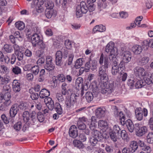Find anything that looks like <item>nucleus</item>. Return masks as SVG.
I'll return each mask as SVG.
<instances>
[{
	"label": "nucleus",
	"instance_id": "nucleus-1",
	"mask_svg": "<svg viewBox=\"0 0 153 153\" xmlns=\"http://www.w3.org/2000/svg\"><path fill=\"white\" fill-rule=\"evenodd\" d=\"M105 52L109 54V59L112 62L111 73L114 75H116L119 72V69H124L123 67H120L118 65V60L117 56L118 53L117 48L114 47V43L110 42L106 47Z\"/></svg>",
	"mask_w": 153,
	"mask_h": 153
},
{
	"label": "nucleus",
	"instance_id": "nucleus-2",
	"mask_svg": "<svg viewBox=\"0 0 153 153\" xmlns=\"http://www.w3.org/2000/svg\"><path fill=\"white\" fill-rule=\"evenodd\" d=\"M104 65L100 67L98 71V76L100 77L99 83L108 81V76L107 73L110 64L107 56L104 57Z\"/></svg>",
	"mask_w": 153,
	"mask_h": 153
},
{
	"label": "nucleus",
	"instance_id": "nucleus-3",
	"mask_svg": "<svg viewBox=\"0 0 153 153\" xmlns=\"http://www.w3.org/2000/svg\"><path fill=\"white\" fill-rule=\"evenodd\" d=\"M107 82L99 83V85L100 89L101 92L102 94H110L115 89L114 83L113 82H111L107 85Z\"/></svg>",
	"mask_w": 153,
	"mask_h": 153
},
{
	"label": "nucleus",
	"instance_id": "nucleus-4",
	"mask_svg": "<svg viewBox=\"0 0 153 153\" xmlns=\"http://www.w3.org/2000/svg\"><path fill=\"white\" fill-rule=\"evenodd\" d=\"M28 1H32L31 6L32 8H35L37 12L41 13L43 12L44 9L42 5H43V0H27Z\"/></svg>",
	"mask_w": 153,
	"mask_h": 153
},
{
	"label": "nucleus",
	"instance_id": "nucleus-5",
	"mask_svg": "<svg viewBox=\"0 0 153 153\" xmlns=\"http://www.w3.org/2000/svg\"><path fill=\"white\" fill-rule=\"evenodd\" d=\"M124 48H122L120 53V56L123 60L121 61L119 65L123 64L124 62L126 63H128L131 60V53L128 51H124Z\"/></svg>",
	"mask_w": 153,
	"mask_h": 153
},
{
	"label": "nucleus",
	"instance_id": "nucleus-6",
	"mask_svg": "<svg viewBox=\"0 0 153 153\" xmlns=\"http://www.w3.org/2000/svg\"><path fill=\"white\" fill-rule=\"evenodd\" d=\"M143 114L145 117H146L147 115L148 111L147 109L144 108L143 110H142L140 108H137L136 109L135 111V114L137 120L140 121L143 119Z\"/></svg>",
	"mask_w": 153,
	"mask_h": 153
},
{
	"label": "nucleus",
	"instance_id": "nucleus-7",
	"mask_svg": "<svg viewBox=\"0 0 153 153\" xmlns=\"http://www.w3.org/2000/svg\"><path fill=\"white\" fill-rule=\"evenodd\" d=\"M139 125L138 123L135 124V126L136 127L135 128L136 134L137 136L141 137L147 133L148 129L147 127L146 126H143L140 128Z\"/></svg>",
	"mask_w": 153,
	"mask_h": 153
},
{
	"label": "nucleus",
	"instance_id": "nucleus-8",
	"mask_svg": "<svg viewBox=\"0 0 153 153\" xmlns=\"http://www.w3.org/2000/svg\"><path fill=\"white\" fill-rule=\"evenodd\" d=\"M44 68L45 69L49 71H52L54 69L55 65L53 63L52 58L51 56H47L46 57Z\"/></svg>",
	"mask_w": 153,
	"mask_h": 153
},
{
	"label": "nucleus",
	"instance_id": "nucleus-9",
	"mask_svg": "<svg viewBox=\"0 0 153 153\" xmlns=\"http://www.w3.org/2000/svg\"><path fill=\"white\" fill-rule=\"evenodd\" d=\"M134 73L137 77L139 79H141V78L146 75V71L143 68L139 66H137L134 69Z\"/></svg>",
	"mask_w": 153,
	"mask_h": 153
},
{
	"label": "nucleus",
	"instance_id": "nucleus-10",
	"mask_svg": "<svg viewBox=\"0 0 153 153\" xmlns=\"http://www.w3.org/2000/svg\"><path fill=\"white\" fill-rule=\"evenodd\" d=\"M11 89L9 85H5L3 88L2 92L4 94L5 99L10 100L11 97Z\"/></svg>",
	"mask_w": 153,
	"mask_h": 153
},
{
	"label": "nucleus",
	"instance_id": "nucleus-11",
	"mask_svg": "<svg viewBox=\"0 0 153 153\" xmlns=\"http://www.w3.org/2000/svg\"><path fill=\"white\" fill-rule=\"evenodd\" d=\"M55 63L58 66H60L63 64L62 62V54L61 51H57L55 54Z\"/></svg>",
	"mask_w": 153,
	"mask_h": 153
},
{
	"label": "nucleus",
	"instance_id": "nucleus-12",
	"mask_svg": "<svg viewBox=\"0 0 153 153\" xmlns=\"http://www.w3.org/2000/svg\"><path fill=\"white\" fill-rule=\"evenodd\" d=\"M42 40L40 39V36L37 33H33L31 36V41L33 47H36L37 44Z\"/></svg>",
	"mask_w": 153,
	"mask_h": 153
},
{
	"label": "nucleus",
	"instance_id": "nucleus-13",
	"mask_svg": "<svg viewBox=\"0 0 153 153\" xmlns=\"http://www.w3.org/2000/svg\"><path fill=\"white\" fill-rule=\"evenodd\" d=\"M19 111V105L17 104L13 105L10 109V114L11 117H14Z\"/></svg>",
	"mask_w": 153,
	"mask_h": 153
},
{
	"label": "nucleus",
	"instance_id": "nucleus-14",
	"mask_svg": "<svg viewBox=\"0 0 153 153\" xmlns=\"http://www.w3.org/2000/svg\"><path fill=\"white\" fill-rule=\"evenodd\" d=\"M44 102L49 109L51 110H53L54 108V102L50 97H48L45 98L44 99Z\"/></svg>",
	"mask_w": 153,
	"mask_h": 153
},
{
	"label": "nucleus",
	"instance_id": "nucleus-15",
	"mask_svg": "<svg viewBox=\"0 0 153 153\" xmlns=\"http://www.w3.org/2000/svg\"><path fill=\"white\" fill-rule=\"evenodd\" d=\"M69 135L70 136L73 138H75L78 135L77 129L74 125L71 126L69 130Z\"/></svg>",
	"mask_w": 153,
	"mask_h": 153
},
{
	"label": "nucleus",
	"instance_id": "nucleus-16",
	"mask_svg": "<svg viewBox=\"0 0 153 153\" xmlns=\"http://www.w3.org/2000/svg\"><path fill=\"white\" fill-rule=\"evenodd\" d=\"M126 125L128 131L131 133L133 132L134 129H135L136 127L133 124L132 121L129 119L126 121Z\"/></svg>",
	"mask_w": 153,
	"mask_h": 153
},
{
	"label": "nucleus",
	"instance_id": "nucleus-17",
	"mask_svg": "<svg viewBox=\"0 0 153 153\" xmlns=\"http://www.w3.org/2000/svg\"><path fill=\"white\" fill-rule=\"evenodd\" d=\"M3 104H0V110L5 111L7 109L8 107L9 106L11 103L10 100L6 99V101H2Z\"/></svg>",
	"mask_w": 153,
	"mask_h": 153
},
{
	"label": "nucleus",
	"instance_id": "nucleus-18",
	"mask_svg": "<svg viewBox=\"0 0 153 153\" xmlns=\"http://www.w3.org/2000/svg\"><path fill=\"white\" fill-rule=\"evenodd\" d=\"M137 142L132 141L130 143L129 148L131 151V153L135 152L138 148Z\"/></svg>",
	"mask_w": 153,
	"mask_h": 153
},
{
	"label": "nucleus",
	"instance_id": "nucleus-19",
	"mask_svg": "<svg viewBox=\"0 0 153 153\" xmlns=\"http://www.w3.org/2000/svg\"><path fill=\"white\" fill-rule=\"evenodd\" d=\"M13 91L15 92H18L20 90V83L17 80H13L12 84Z\"/></svg>",
	"mask_w": 153,
	"mask_h": 153
},
{
	"label": "nucleus",
	"instance_id": "nucleus-20",
	"mask_svg": "<svg viewBox=\"0 0 153 153\" xmlns=\"http://www.w3.org/2000/svg\"><path fill=\"white\" fill-rule=\"evenodd\" d=\"M132 50L134 54H139L142 52L143 49L141 46L136 45L132 47Z\"/></svg>",
	"mask_w": 153,
	"mask_h": 153
},
{
	"label": "nucleus",
	"instance_id": "nucleus-21",
	"mask_svg": "<svg viewBox=\"0 0 153 153\" xmlns=\"http://www.w3.org/2000/svg\"><path fill=\"white\" fill-rule=\"evenodd\" d=\"M50 95L49 91L45 88L42 89L40 92L39 96L41 98H44L48 97Z\"/></svg>",
	"mask_w": 153,
	"mask_h": 153
},
{
	"label": "nucleus",
	"instance_id": "nucleus-22",
	"mask_svg": "<svg viewBox=\"0 0 153 153\" xmlns=\"http://www.w3.org/2000/svg\"><path fill=\"white\" fill-rule=\"evenodd\" d=\"M102 140L91 137L89 138V142L91 146H96L98 144L99 142H100Z\"/></svg>",
	"mask_w": 153,
	"mask_h": 153
},
{
	"label": "nucleus",
	"instance_id": "nucleus-23",
	"mask_svg": "<svg viewBox=\"0 0 153 153\" xmlns=\"http://www.w3.org/2000/svg\"><path fill=\"white\" fill-rule=\"evenodd\" d=\"M85 62L83 58H80L77 59L75 62L74 67L76 69L80 68L83 65Z\"/></svg>",
	"mask_w": 153,
	"mask_h": 153
},
{
	"label": "nucleus",
	"instance_id": "nucleus-24",
	"mask_svg": "<svg viewBox=\"0 0 153 153\" xmlns=\"http://www.w3.org/2000/svg\"><path fill=\"white\" fill-rule=\"evenodd\" d=\"M105 27L102 25H97L94 27L93 30V31L95 33L97 31L103 32L105 31Z\"/></svg>",
	"mask_w": 153,
	"mask_h": 153
},
{
	"label": "nucleus",
	"instance_id": "nucleus-25",
	"mask_svg": "<svg viewBox=\"0 0 153 153\" xmlns=\"http://www.w3.org/2000/svg\"><path fill=\"white\" fill-rule=\"evenodd\" d=\"M77 6L79 7L80 10L83 13H85L87 12L88 8L84 1H82L80 5H78Z\"/></svg>",
	"mask_w": 153,
	"mask_h": 153
},
{
	"label": "nucleus",
	"instance_id": "nucleus-26",
	"mask_svg": "<svg viewBox=\"0 0 153 153\" xmlns=\"http://www.w3.org/2000/svg\"><path fill=\"white\" fill-rule=\"evenodd\" d=\"M105 110L102 108H98L96 112V116L99 118H100L104 116Z\"/></svg>",
	"mask_w": 153,
	"mask_h": 153
},
{
	"label": "nucleus",
	"instance_id": "nucleus-27",
	"mask_svg": "<svg viewBox=\"0 0 153 153\" xmlns=\"http://www.w3.org/2000/svg\"><path fill=\"white\" fill-rule=\"evenodd\" d=\"M92 134V137L102 140L103 137L102 134L99 131L97 130H94L93 131Z\"/></svg>",
	"mask_w": 153,
	"mask_h": 153
},
{
	"label": "nucleus",
	"instance_id": "nucleus-28",
	"mask_svg": "<svg viewBox=\"0 0 153 153\" xmlns=\"http://www.w3.org/2000/svg\"><path fill=\"white\" fill-rule=\"evenodd\" d=\"M45 7L46 8V9H53L54 4L52 1L50 0H46L43 3Z\"/></svg>",
	"mask_w": 153,
	"mask_h": 153
},
{
	"label": "nucleus",
	"instance_id": "nucleus-29",
	"mask_svg": "<svg viewBox=\"0 0 153 153\" xmlns=\"http://www.w3.org/2000/svg\"><path fill=\"white\" fill-rule=\"evenodd\" d=\"M94 84L92 85V91H93V94L94 95V97H97L98 95L99 92H100V88L97 86L96 83L94 82Z\"/></svg>",
	"mask_w": 153,
	"mask_h": 153
},
{
	"label": "nucleus",
	"instance_id": "nucleus-30",
	"mask_svg": "<svg viewBox=\"0 0 153 153\" xmlns=\"http://www.w3.org/2000/svg\"><path fill=\"white\" fill-rule=\"evenodd\" d=\"M94 97V94L91 92H87L85 94V98L88 102H91Z\"/></svg>",
	"mask_w": 153,
	"mask_h": 153
},
{
	"label": "nucleus",
	"instance_id": "nucleus-31",
	"mask_svg": "<svg viewBox=\"0 0 153 153\" xmlns=\"http://www.w3.org/2000/svg\"><path fill=\"white\" fill-rule=\"evenodd\" d=\"M136 82L135 84V86L136 88H141L144 85L145 82L143 81V80L139 78H137Z\"/></svg>",
	"mask_w": 153,
	"mask_h": 153
},
{
	"label": "nucleus",
	"instance_id": "nucleus-32",
	"mask_svg": "<svg viewBox=\"0 0 153 153\" xmlns=\"http://www.w3.org/2000/svg\"><path fill=\"white\" fill-rule=\"evenodd\" d=\"M73 144L75 147L79 149H83L84 147L83 144L81 141L77 140H75L73 141Z\"/></svg>",
	"mask_w": 153,
	"mask_h": 153
},
{
	"label": "nucleus",
	"instance_id": "nucleus-33",
	"mask_svg": "<svg viewBox=\"0 0 153 153\" xmlns=\"http://www.w3.org/2000/svg\"><path fill=\"white\" fill-rule=\"evenodd\" d=\"M0 71L1 74H7L9 73L10 70L6 66L4 65H1L0 66Z\"/></svg>",
	"mask_w": 153,
	"mask_h": 153
},
{
	"label": "nucleus",
	"instance_id": "nucleus-34",
	"mask_svg": "<svg viewBox=\"0 0 153 153\" xmlns=\"http://www.w3.org/2000/svg\"><path fill=\"white\" fill-rule=\"evenodd\" d=\"M74 55L73 54H70L68 55V59L67 60L64 65L66 66L67 65H70L72 63V61Z\"/></svg>",
	"mask_w": 153,
	"mask_h": 153
},
{
	"label": "nucleus",
	"instance_id": "nucleus-35",
	"mask_svg": "<svg viewBox=\"0 0 153 153\" xmlns=\"http://www.w3.org/2000/svg\"><path fill=\"white\" fill-rule=\"evenodd\" d=\"M98 126L103 129H107L108 127V123L106 121L102 120L99 121Z\"/></svg>",
	"mask_w": 153,
	"mask_h": 153
},
{
	"label": "nucleus",
	"instance_id": "nucleus-36",
	"mask_svg": "<svg viewBox=\"0 0 153 153\" xmlns=\"http://www.w3.org/2000/svg\"><path fill=\"white\" fill-rule=\"evenodd\" d=\"M83 81V79L81 77H78L76 79L75 82V86L77 89H79L80 86L82 87Z\"/></svg>",
	"mask_w": 153,
	"mask_h": 153
},
{
	"label": "nucleus",
	"instance_id": "nucleus-37",
	"mask_svg": "<svg viewBox=\"0 0 153 153\" xmlns=\"http://www.w3.org/2000/svg\"><path fill=\"white\" fill-rule=\"evenodd\" d=\"M53 13V9H46L45 11V15L46 18L50 19Z\"/></svg>",
	"mask_w": 153,
	"mask_h": 153
},
{
	"label": "nucleus",
	"instance_id": "nucleus-38",
	"mask_svg": "<svg viewBox=\"0 0 153 153\" xmlns=\"http://www.w3.org/2000/svg\"><path fill=\"white\" fill-rule=\"evenodd\" d=\"M30 114L27 111H25L23 113L22 116L23 120L25 122L27 123L28 122L30 118Z\"/></svg>",
	"mask_w": 153,
	"mask_h": 153
},
{
	"label": "nucleus",
	"instance_id": "nucleus-39",
	"mask_svg": "<svg viewBox=\"0 0 153 153\" xmlns=\"http://www.w3.org/2000/svg\"><path fill=\"white\" fill-rule=\"evenodd\" d=\"M30 105L28 103L25 102H21L19 105V107L22 110H25L29 108Z\"/></svg>",
	"mask_w": 153,
	"mask_h": 153
},
{
	"label": "nucleus",
	"instance_id": "nucleus-40",
	"mask_svg": "<svg viewBox=\"0 0 153 153\" xmlns=\"http://www.w3.org/2000/svg\"><path fill=\"white\" fill-rule=\"evenodd\" d=\"M149 57L144 56L139 61V64L141 66L144 65L149 62Z\"/></svg>",
	"mask_w": 153,
	"mask_h": 153
},
{
	"label": "nucleus",
	"instance_id": "nucleus-41",
	"mask_svg": "<svg viewBox=\"0 0 153 153\" xmlns=\"http://www.w3.org/2000/svg\"><path fill=\"white\" fill-rule=\"evenodd\" d=\"M54 108L58 114L61 115L62 114L63 111L61 105L58 102L56 103H55V106H54Z\"/></svg>",
	"mask_w": 153,
	"mask_h": 153
},
{
	"label": "nucleus",
	"instance_id": "nucleus-42",
	"mask_svg": "<svg viewBox=\"0 0 153 153\" xmlns=\"http://www.w3.org/2000/svg\"><path fill=\"white\" fill-rule=\"evenodd\" d=\"M15 25L17 28L20 30H22L25 27L24 24L22 22H16L15 24Z\"/></svg>",
	"mask_w": 153,
	"mask_h": 153
},
{
	"label": "nucleus",
	"instance_id": "nucleus-43",
	"mask_svg": "<svg viewBox=\"0 0 153 153\" xmlns=\"http://www.w3.org/2000/svg\"><path fill=\"white\" fill-rule=\"evenodd\" d=\"M39 71V67L37 65H36L33 66L31 72L34 75H37L38 74Z\"/></svg>",
	"mask_w": 153,
	"mask_h": 153
},
{
	"label": "nucleus",
	"instance_id": "nucleus-44",
	"mask_svg": "<svg viewBox=\"0 0 153 153\" xmlns=\"http://www.w3.org/2000/svg\"><path fill=\"white\" fill-rule=\"evenodd\" d=\"M147 142L150 144L153 143V133L152 132H149L147 136Z\"/></svg>",
	"mask_w": 153,
	"mask_h": 153
},
{
	"label": "nucleus",
	"instance_id": "nucleus-45",
	"mask_svg": "<svg viewBox=\"0 0 153 153\" xmlns=\"http://www.w3.org/2000/svg\"><path fill=\"white\" fill-rule=\"evenodd\" d=\"M12 71L15 75H18L21 74V70L18 66H15L12 68Z\"/></svg>",
	"mask_w": 153,
	"mask_h": 153
},
{
	"label": "nucleus",
	"instance_id": "nucleus-46",
	"mask_svg": "<svg viewBox=\"0 0 153 153\" xmlns=\"http://www.w3.org/2000/svg\"><path fill=\"white\" fill-rule=\"evenodd\" d=\"M119 115L120 117V123L122 125L124 126L125 124H126L125 117L122 111L120 112Z\"/></svg>",
	"mask_w": 153,
	"mask_h": 153
},
{
	"label": "nucleus",
	"instance_id": "nucleus-47",
	"mask_svg": "<svg viewBox=\"0 0 153 153\" xmlns=\"http://www.w3.org/2000/svg\"><path fill=\"white\" fill-rule=\"evenodd\" d=\"M32 31L35 32V33H39L40 32L39 28L35 24H33L31 26Z\"/></svg>",
	"mask_w": 153,
	"mask_h": 153
},
{
	"label": "nucleus",
	"instance_id": "nucleus-48",
	"mask_svg": "<svg viewBox=\"0 0 153 153\" xmlns=\"http://www.w3.org/2000/svg\"><path fill=\"white\" fill-rule=\"evenodd\" d=\"M42 103L43 101L41 99L38 100L35 102V107L38 110H40L41 109Z\"/></svg>",
	"mask_w": 153,
	"mask_h": 153
},
{
	"label": "nucleus",
	"instance_id": "nucleus-49",
	"mask_svg": "<svg viewBox=\"0 0 153 153\" xmlns=\"http://www.w3.org/2000/svg\"><path fill=\"white\" fill-rule=\"evenodd\" d=\"M109 134L111 139L114 142L117 141V137H119V136H117V134L113 131L109 132Z\"/></svg>",
	"mask_w": 153,
	"mask_h": 153
},
{
	"label": "nucleus",
	"instance_id": "nucleus-50",
	"mask_svg": "<svg viewBox=\"0 0 153 153\" xmlns=\"http://www.w3.org/2000/svg\"><path fill=\"white\" fill-rule=\"evenodd\" d=\"M57 80L59 82H63L65 81V76L63 74H59L56 76Z\"/></svg>",
	"mask_w": 153,
	"mask_h": 153
},
{
	"label": "nucleus",
	"instance_id": "nucleus-51",
	"mask_svg": "<svg viewBox=\"0 0 153 153\" xmlns=\"http://www.w3.org/2000/svg\"><path fill=\"white\" fill-rule=\"evenodd\" d=\"M79 95V94L76 95L74 93L72 94L69 99L75 104L76 102L77 99Z\"/></svg>",
	"mask_w": 153,
	"mask_h": 153
},
{
	"label": "nucleus",
	"instance_id": "nucleus-52",
	"mask_svg": "<svg viewBox=\"0 0 153 153\" xmlns=\"http://www.w3.org/2000/svg\"><path fill=\"white\" fill-rule=\"evenodd\" d=\"M120 131V128L118 125H115L113 126L112 131L116 134L117 136H119Z\"/></svg>",
	"mask_w": 153,
	"mask_h": 153
},
{
	"label": "nucleus",
	"instance_id": "nucleus-53",
	"mask_svg": "<svg viewBox=\"0 0 153 153\" xmlns=\"http://www.w3.org/2000/svg\"><path fill=\"white\" fill-rule=\"evenodd\" d=\"M22 127V123L19 122L16 123L13 126L14 129L16 131H19L20 130Z\"/></svg>",
	"mask_w": 153,
	"mask_h": 153
},
{
	"label": "nucleus",
	"instance_id": "nucleus-54",
	"mask_svg": "<svg viewBox=\"0 0 153 153\" xmlns=\"http://www.w3.org/2000/svg\"><path fill=\"white\" fill-rule=\"evenodd\" d=\"M65 103L66 107L68 108H69L72 107L74 104L69 99H67L66 100Z\"/></svg>",
	"mask_w": 153,
	"mask_h": 153
},
{
	"label": "nucleus",
	"instance_id": "nucleus-55",
	"mask_svg": "<svg viewBox=\"0 0 153 153\" xmlns=\"http://www.w3.org/2000/svg\"><path fill=\"white\" fill-rule=\"evenodd\" d=\"M4 48L5 51L8 53H10L13 51L11 45L8 44L4 45Z\"/></svg>",
	"mask_w": 153,
	"mask_h": 153
},
{
	"label": "nucleus",
	"instance_id": "nucleus-56",
	"mask_svg": "<svg viewBox=\"0 0 153 153\" xmlns=\"http://www.w3.org/2000/svg\"><path fill=\"white\" fill-rule=\"evenodd\" d=\"M37 45L39 49L43 51L46 48V45L42 40L40 41L39 43L37 44Z\"/></svg>",
	"mask_w": 153,
	"mask_h": 153
},
{
	"label": "nucleus",
	"instance_id": "nucleus-57",
	"mask_svg": "<svg viewBox=\"0 0 153 153\" xmlns=\"http://www.w3.org/2000/svg\"><path fill=\"white\" fill-rule=\"evenodd\" d=\"M38 121L37 120L36 118H31V120L30 122V124L31 125L34 126L33 127L34 128H36L38 126L37 124Z\"/></svg>",
	"mask_w": 153,
	"mask_h": 153
},
{
	"label": "nucleus",
	"instance_id": "nucleus-58",
	"mask_svg": "<svg viewBox=\"0 0 153 153\" xmlns=\"http://www.w3.org/2000/svg\"><path fill=\"white\" fill-rule=\"evenodd\" d=\"M83 13L80 10L79 7L77 6L76 8V16L77 18H79L82 16Z\"/></svg>",
	"mask_w": 153,
	"mask_h": 153
},
{
	"label": "nucleus",
	"instance_id": "nucleus-59",
	"mask_svg": "<svg viewBox=\"0 0 153 153\" xmlns=\"http://www.w3.org/2000/svg\"><path fill=\"white\" fill-rule=\"evenodd\" d=\"M128 136V134L125 130H123L120 131L119 137H122L123 139H126Z\"/></svg>",
	"mask_w": 153,
	"mask_h": 153
},
{
	"label": "nucleus",
	"instance_id": "nucleus-60",
	"mask_svg": "<svg viewBox=\"0 0 153 153\" xmlns=\"http://www.w3.org/2000/svg\"><path fill=\"white\" fill-rule=\"evenodd\" d=\"M37 119L40 122H42L44 120V116L42 113L40 112L37 114Z\"/></svg>",
	"mask_w": 153,
	"mask_h": 153
},
{
	"label": "nucleus",
	"instance_id": "nucleus-61",
	"mask_svg": "<svg viewBox=\"0 0 153 153\" xmlns=\"http://www.w3.org/2000/svg\"><path fill=\"white\" fill-rule=\"evenodd\" d=\"M77 126L78 128L80 130H83L85 128V125L83 123H81L80 121H78L77 123Z\"/></svg>",
	"mask_w": 153,
	"mask_h": 153
},
{
	"label": "nucleus",
	"instance_id": "nucleus-62",
	"mask_svg": "<svg viewBox=\"0 0 153 153\" xmlns=\"http://www.w3.org/2000/svg\"><path fill=\"white\" fill-rule=\"evenodd\" d=\"M142 46L145 50H147L149 47V41L145 40L142 43Z\"/></svg>",
	"mask_w": 153,
	"mask_h": 153
},
{
	"label": "nucleus",
	"instance_id": "nucleus-63",
	"mask_svg": "<svg viewBox=\"0 0 153 153\" xmlns=\"http://www.w3.org/2000/svg\"><path fill=\"white\" fill-rule=\"evenodd\" d=\"M137 81V80L133 78H131L128 80V85L131 87H132L134 86V83L135 82Z\"/></svg>",
	"mask_w": 153,
	"mask_h": 153
},
{
	"label": "nucleus",
	"instance_id": "nucleus-64",
	"mask_svg": "<svg viewBox=\"0 0 153 153\" xmlns=\"http://www.w3.org/2000/svg\"><path fill=\"white\" fill-rule=\"evenodd\" d=\"M105 149L108 153H113V147L112 146L106 145Z\"/></svg>",
	"mask_w": 153,
	"mask_h": 153
}]
</instances>
